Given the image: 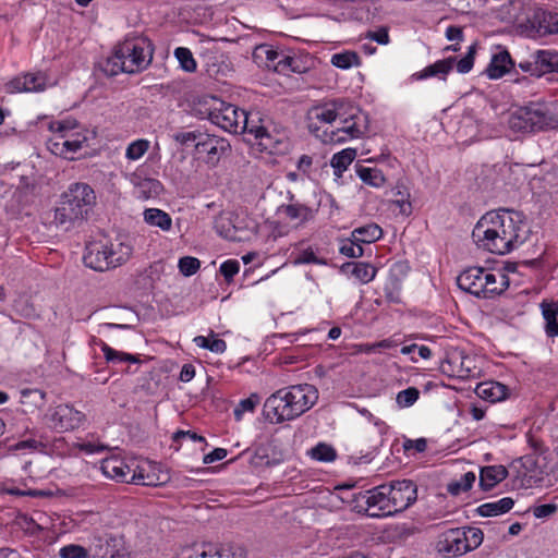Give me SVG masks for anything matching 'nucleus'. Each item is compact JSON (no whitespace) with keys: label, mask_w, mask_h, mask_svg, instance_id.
Wrapping results in <instances>:
<instances>
[{"label":"nucleus","mask_w":558,"mask_h":558,"mask_svg":"<svg viewBox=\"0 0 558 558\" xmlns=\"http://www.w3.org/2000/svg\"><path fill=\"white\" fill-rule=\"evenodd\" d=\"M288 198L289 203L281 206V208L284 211L286 218L292 222L293 227L299 228L314 218L315 211L311 207L294 199V196L290 192H288Z\"/></svg>","instance_id":"obj_17"},{"label":"nucleus","mask_w":558,"mask_h":558,"mask_svg":"<svg viewBox=\"0 0 558 558\" xmlns=\"http://www.w3.org/2000/svg\"><path fill=\"white\" fill-rule=\"evenodd\" d=\"M218 548L211 544H203L194 549L189 558H217Z\"/></svg>","instance_id":"obj_60"},{"label":"nucleus","mask_w":558,"mask_h":558,"mask_svg":"<svg viewBox=\"0 0 558 558\" xmlns=\"http://www.w3.org/2000/svg\"><path fill=\"white\" fill-rule=\"evenodd\" d=\"M178 267L183 276L190 277L197 272L201 262L196 257L184 256L179 259Z\"/></svg>","instance_id":"obj_53"},{"label":"nucleus","mask_w":558,"mask_h":558,"mask_svg":"<svg viewBox=\"0 0 558 558\" xmlns=\"http://www.w3.org/2000/svg\"><path fill=\"white\" fill-rule=\"evenodd\" d=\"M527 232L522 213L499 209L486 213L477 221L472 238L480 248L505 255L521 245L526 240Z\"/></svg>","instance_id":"obj_2"},{"label":"nucleus","mask_w":558,"mask_h":558,"mask_svg":"<svg viewBox=\"0 0 558 558\" xmlns=\"http://www.w3.org/2000/svg\"><path fill=\"white\" fill-rule=\"evenodd\" d=\"M78 209L73 208L71 204L66 203L63 198L60 202V205L54 210V219L53 222L63 228L64 230H69L75 222L82 221L85 217L80 216L77 213Z\"/></svg>","instance_id":"obj_21"},{"label":"nucleus","mask_w":558,"mask_h":558,"mask_svg":"<svg viewBox=\"0 0 558 558\" xmlns=\"http://www.w3.org/2000/svg\"><path fill=\"white\" fill-rule=\"evenodd\" d=\"M476 480L475 473L466 472L460 480L448 484L447 490L453 496L460 495L462 492L469 490Z\"/></svg>","instance_id":"obj_43"},{"label":"nucleus","mask_w":558,"mask_h":558,"mask_svg":"<svg viewBox=\"0 0 558 558\" xmlns=\"http://www.w3.org/2000/svg\"><path fill=\"white\" fill-rule=\"evenodd\" d=\"M47 85V76L43 72L27 73L22 77H15L10 86L14 92H43Z\"/></svg>","instance_id":"obj_19"},{"label":"nucleus","mask_w":558,"mask_h":558,"mask_svg":"<svg viewBox=\"0 0 558 558\" xmlns=\"http://www.w3.org/2000/svg\"><path fill=\"white\" fill-rule=\"evenodd\" d=\"M456 63L454 57H449L442 60H438L433 64L427 65L420 72L412 74L411 78L414 81H421L428 77H438L440 80H446V76L453 69V64Z\"/></svg>","instance_id":"obj_20"},{"label":"nucleus","mask_w":558,"mask_h":558,"mask_svg":"<svg viewBox=\"0 0 558 558\" xmlns=\"http://www.w3.org/2000/svg\"><path fill=\"white\" fill-rule=\"evenodd\" d=\"M22 398L29 399L36 407L44 403L45 392L39 389H25L22 390Z\"/></svg>","instance_id":"obj_63"},{"label":"nucleus","mask_w":558,"mask_h":558,"mask_svg":"<svg viewBox=\"0 0 558 558\" xmlns=\"http://www.w3.org/2000/svg\"><path fill=\"white\" fill-rule=\"evenodd\" d=\"M343 267H352V276H354L361 283L371 282L377 272V269L368 263H348Z\"/></svg>","instance_id":"obj_39"},{"label":"nucleus","mask_w":558,"mask_h":558,"mask_svg":"<svg viewBox=\"0 0 558 558\" xmlns=\"http://www.w3.org/2000/svg\"><path fill=\"white\" fill-rule=\"evenodd\" d=\"M514 66V62L508 50L504 49L498 53L493 54L490 62L485 69V74L490 80L501 78L505 74L509 73Z\"/></svg>","instance_id":"obj_18"},{"label":"nucleus","mask_w":558,"mask_h":558,"mask_svg":"<svg viewBox=\"0 0 558 558\" xmlns=\"http://www.w3.org/2000/svg\"><path fill=\"white\" fill-rule=\"evenodd\" d=\"M174 57L178 59L180 66L189 73L196 71V61L189 48L179 47L174 50Z\"/></svg>","instance_id":"obj_46"},{"label":"nucleus","mask_w":558,"mask_h":558,"mask_svg":"<svg viewBox=\"0 0 558 558\" xmlns=\"http://www.w3.org/2000/svg\"><path fill=\"white\" fill-rule=\"evenodd\" d=\"M442 374L460 379H466L476 375L474 360L464 355L461 351H452L440 364Z\"/></svg>","instance_id":"obj_15"},{"label":"nucleus","mask_w":558,"mask_h":558,"mask_svg":"<svg viewBox=\"0 0 558 558\" xmlns=\"http://www.w3.org/2000/svg\"><path fill=\"white\" fill-rule=\"evenodd\" d=\"M387 490L388 485L383 484L372 489L353 494L351 499L353 509L372 518L393 515Z\"/></svg>","instance_id":"obj_7"},{"label":"nucleus","mask_w":558,"mask_h":558,"mask_svg":"<svg viewBox=\"0 0 558 558\" xmlns=\"http://www.w3.org/2000/svg\"><path fill=\"white\" fill-rule=\"evenodd\" d=\"M310 454L314 460L320 462H331L337 458L335 448L325 442H319L314 448H312Z\"/></svg>","instance_id":"obj_45"},{"label":"nucleus","mask_w":558,"mask_h":558,"mask_svg":"<svg viewBox=\"0 0 558 558\" xmlns=\"http://www.w3.org/2000/svg\"><path fill=\"white\" fill-rule=\"evenodd\" d=\"M557 510H558L557 505L544 504V505L535 506L532 509V512L535 518L541 519V518H546V517H549V515L556 513Z\"/></svg>","instance_id":"obj_61"},{"label":"nucleus","mask_w":558,"mask_h":558,"mask_svg":"<svg viewBox=\"0 0 558 558\" xmlns=\"http://www.w3.org/2000/svg\"><path fill=\"white\" fill-rule=\"evenodd\" d=\"M45 417L49 426L58 433H64L76 429L83 423L85 415L69 403H62L50 408Z\"/></svg>","instance_id":"obj_12"},{"label":"nucleus","mask_w":558,"mask_h":558,"mask_svg":"<svg viewBox=\"0 0 558 558\" xmlns=\"http://www.w3.org/2000/svg\"><path fill=\"white\" fill-rule=\"evenodd\" d=\"M132 252V245L121 240L109 243L92 242L86 245L83 262L93 270L106 271L126 263Z\"/></svg>","instance_id":"obj_4"},{"label":"nucleus","mask_w":558,"mask_h":558,"mask_svg":"<svg viewBox=\"0 0 558 558\" xmlns=\"http://www.w3.org/2000/svg\"><path fill=\"white\" fill-rule=\"evenodd\" d=\"M359 178L373 187H380L385 184L386 178L380 169L359 167L356 169Z\"/></svg>","instance_id":"obj_38"},{"label":"nucleus","mask_w":558,"mask_h":558,"mask_svg":"<svg viewBox=\"0 0 558 558\" xmlns=\"http://www.w3.org/2000/svg\"><path fill=\"white\" fill-rule=\"evenodd\" d=\"M202 135L203 133L199 131L180 132L173 135V140L181 145H187L189 143L196 145L202 140Z\"/></svg>","instance_id":"obj_58"},{"label":"nucleus","mask_w":558,"mask_h":558,"mask_svg":"<svg viewBox=\"0 0 558 558\" xmlns=\"http://www.w3.org/2000/svg\"><path fill=\"white\" fill-rule=\"evenodd\" d=\"M541 308L545 320V332L547 337H558V303L543 301L541 303Z\"/></svg>","instance_id":"obj_26"},{"label":"nucleus","mask_w":558,"mask_h":558,"mask_svg":"<svg viewBox=\"0 0 558 558\" xmlns=\"http://www.w3.org/2000/svg\"><path fill=\"white\" fill-rule=\"evenodd\" d=\"M484 534L478 527H454L439 534L436 550L445 557H460L481 546Z\"/></svg>","instance_id":"obj_5"},{"label":"nucleus","mask_w":558,"mask_h":558,"mask_svg":"<svg viewBox=\"0 0 558 558\" xmlns=\"http://www.w3.org/2000/svg\"><path fill=\"white\" fill-rule=\"evenodd\" d=\"M508 476V471L502 465H489L481 470L480 486L489 490Z\"/></svg>","instance_id":"obj_24"},{"label":"nucleus","mask_w":558,"mask_h":558,"mask_svg":"<svg viewBox=\"0 0 558 558\" xmlns=\"http://www.w3.org/2000/svg\"><path fill=\"white\" fill-rule=\"evenodd\" d=\"M393 196L392 204L399 207L402 215L409 216L412 213V205L410 202V192L402 183H397L392 190Z\"/></svg>","instance_id":"obj_36"},{"label":"nucleus","mask_w":558,"mask_h":558,"mask_svg":"<svg viewBox=\"0 0 558 558\" xmlns=\"http://www.w3.org/2000/svg\"><path fill=\"white\" fill-rule=\"evenodd\" d=\"M457 284L461 290L476 298L493 299L508 289L509 278L501 270L470 267L458 276Z\"/></svg>","instance_id":"obj_3"},{"label":"nucleus","mask_w":558,"mask_h":558,"mask_svg":"<svg viewBox=\"0 0 558 558\" xmlns=\"http://www.w3.org/2000/svg\"><path fill=\"white\" fill-rule=\"evenodd\" d=\"M87 141L86 136L77 135L73 140H64L61 145L65 151L76 153L83 147V144Z\"/></svg>","instance_id":"obj_62"},{"label":"nucleus","mask_w":558,"mask_h":558,"mask_svg":"<svg viewBox=\"0 0 558 558\" xmlns=\"http://www.w3.org/2000/svg\"><path fill=\"white\" fill-rule=\"evenodd\" d=\"M215 230L217 233L230 241H236L238 229L234 226L231 215L229 213L219 215L215 220Z\"/></svg>","instance_id":"obj_33"},{"label":"nucleus","mask_w":558,"mask_h":558,"mask_svg":"<svg viewBox=\"0 0 558 558\" xmlns=\"http://www.w3.org/2000/svg\"><path fill=\"white\" fill-rule=\"evenodd\" d=\"M258 401L259 398L256 393H253L248 398L241 400L233 412L235 420L241 421L244 412H252L255 409Z\"/></svg>","instance_id":"obj_54"},{"label":"nucleus","mask_w":558,"mask_h":558,"mask_svg":"<svg viewBox=\"0 0 558 558\" xmlns=\"http://www.w3.org/2000/svg\"><path fill=\"white\" fill-rule=\"evenodd\" d=\"M535 60L539 77L546 73L557 72L558 51L555 50H537L532 54Z\"/></svg>","instance_id":"obj_25"},{"label":"nucleus","mask_w":558,"mask_h":558,"mask_svg":"<svg viewBox=\"0 0 558 558\" xmlns=\"http://www.w3.org/2000/svg\"><path fill=\"white\" fill-rule=\"evenodd\" d=\"M125 61H123L118 53L117 48L114 49L112 56L108 57L106 61L101 64V70L108 76H114L119 73H126Z\"/></svg>","instance_id":"obj_42"},{"label":"nucleus","mask_w":558,"mask_h":558,"mask_svg":"<svg viewBox=\"0 0 558 558\" xmlns=\"http://www.w3.org/2000/svg\"><path fill=\"white\" fill-rule=\"evenodd\" d=\"M279 391L274 392L264 403L263 416L270 423H279Z\"/></svg>","instance_id":"obj_44"},{"label":"nucleus","mask_w":558,"mask_h":558,"mask_svg":"<svg viewBox=\"0 0 558 558\" xmlns=\"http://www.w3.org/2000/svg\"><path fill=\"white\" fill-rule=\"evenodd\" d=\"M387 485L392 514L405 510L417 498L416 485L411 480L396 481Z\"/></svg>","instance_id":"obj_14"},{"label":"nucleus","mask_w":558,"mask_h":558,"mask_svg":"<svg viewBox=\"0 0 558 558\" xmlns=\"http://www.w3.org/2000/svg\"><path fill=\"white\" fill-rule=\"evenodd\" d=\"M144 220L150 226L159 227L163 231L171 229L172 219L169 214L158 208H148L144 211Z\"/></svg>","instance_id":"obj_34"},{"label":"nucleus","mask_w":558,"mask_h":558,"mask_svg":"<svg viewBox=\"0 0 558 558\" xmlns=\"http://www.w3.org/2000/svg\"><path fill=\"white\" fill-rule=\"evenodd\" d=\"M196 153L209 167H216L220 159L230 150V143L220 136L203 133L202 140L195 145Z\"/></svg>","instance_id":"obj_13"},{"label":"nucleus","mask_w":558,"mask_h":558,"mask_svg":"<svg viewBox=\"0 0 558 558\" xmlns=\"http://www.w3.org/2000/svg\"><path fill=\"white\" fill-rule=\"evenodd\" d=\"M351 236L360 244L373 243L383 236V230L376 223H368L366 226L355 228L352 231Z\"/></svg>","instance_id":"obj_32"},{"label":"nucleus","mask_w":558,"mask_h":558,"mask_svg":"<svg viewBox=\"0 0 558 558\" xmlns=\"http://www.w3.org/2000/svg\"><path fill=\"white\" fill-rule=\"evenodd\" d=\"M558 121L546 108L531 104L513 111L508 125L513 132L534 133L556 128Z\"/></svg>","instance_id":"obj_6"},{"label":"nucleus","mask_w":558,"mask_h":558,"mask_svg":"<svg viewBox=\"0 0 558 558\" xmlns=\"http://www.w3.org/2000/svg\"><path fill=\"white\" fill-rule=\"evenodd\" d=\"M246 133L253 134L258 141L257 146L260 153H266L270 157L276 154L277 145L279 142L272 138L265 126H255L254 129H248Z\"/></svg>","instance_id":"obj_28"},{"label":"nucleus","mask_w":558,"mask_h":558,"mask_svg":"<svg viewBox=\"0 0 558 558\" xmlns=\"http://www.w3.org/2000/svg\"><path fill=\"white\" fill-rule=\"evenodd\" d=\"M205 60L206 72L210 77L218 80L220 76H226L230 71L229 64L226 62V57L222 53H207L205 54Z\"/></svg>","instance_id":"obj_29"},{"label":"nucleus","mask_w":558,"mask_h":558,"mask_svg":"<svg viewBox=\"0 0 558 558\" xmlns=\"http://www.w3.org/2000/svg\"><path fill=\"white\" fill-rule=\"evenodd\" d=\"M316 399V390L311 385L289 387L288 391L281 398L284 402L281 407V422L300 416L315 403Z\"/></svg>","instance_id":"obj_10"},{"label":"nucleus","mask_w":558,"mask_h":558,"mask_svg":"<svg viewBox=\"0 0 558 558\" xmlns=\"http://www.w3.org/2000/svg\"><path fill=\"white\" fill-rule=\"evenodd\" d=\"M367 38L380 44L387 45L389 43V34L386 27H380L377 31L368 32Z\"/></svg>","instance_id":"obj_64"},{"label":"nucleus","mask_w":558,"mask_h":558,"mask_svg":"<svg viewBox=\"0 0 558 558\" xmlns=\"http://www.w3.org/2000/svg\"><path fill=\"white\" fill-rule=\"evenodd\" d=\"M62 198L71 204L73 208L78 209L80 216L86 217L96 202L94 190L86 183L71 184Z\"/></svg>","instance_id":"obj_16"},{"label":"nucleus","mask_w":558,"mask_h":558,"mask_svg":"<svg viewBox=\"0 0 558 558\" xmlns=\"http://www.w3.org/2000/svg\"><path fill=\"white\" fill-rule=\"evenodd\" d=\"M101 351L104 352L105 359L109 363L119 364L123 362L138 363L140 357L130 353L117 351L109 347L106 342H100Z\"/></svg>","instance_id":"obj_40"},{"label":"nucleus","mask_w":558,"mask_h":558,"mask_svg":"<svg viewBox=\"0 0 558 558\" xmlns=\"http://www.w3.org/2000/svg\"><path fill=\"white\" fill-rule=\"evenodd\" d=\"M149 148V142L147 140H137L129 144L125 157L130 160L140 159Z\"/></svg>","instance_id":"obj_51"},{"label":"nucleus","mask_w":558,"mask_h":558,"mask_svg":"<svg viewBox=\"0 0 558 558\" xmlns=\"http://www.w3.org/2000/svg\"><path fill=\"white\" fill-rule=\"evenodd\" d=\"M339 252L340 254L350 258H359L364 253L361 244L357 241H355L352 236L351 239L345 240L341 243Z\"/></svg>","instance_id":"obj_52"},{"label":"nucleus","mask_w":558,"mask_h":558,"mask_svg":"<svg viewBox=\"0 0 558 558\" xmlns=\"http://www.w3.org/2000/svg\"><path fill=\"white\" fill-rule=\"evenodd\" d=\"M135 187L140 197L145 199L156 197L162 191L161 183L156 179H140L135 182Z\"/></svg>","instance_id":"obj_37"},{"label":"nucleus","mask_w":558,"mask_h":558,"mask_svg":"<svg viewBox=\"0 0 558 558\" xmlns=\"http://www.w3.org/2000/svg\"><path fill=\"white\" fill-rule=\"evenodd\" d=\"M311 68V58L302 54H287L281 59V70L287 69L292 73H305Z\"/></svg>","instance_id":"obj_31"},{"label":"nucleus","mask_w":558,"mask_h":558,"mask_svg":"<svg viewBox=\"0 0 558 558\" xmlns=\"http://www.w3.org/2000/svg\"><path fill=\"white\" fill-rule=\"evenodd\" d=\"M360 63L361 59L359 54L354 51H343L335 53L331 57V64L342 70H348L352 66H359Z\"/></svg>","instance_id":"obj_41"},{"label":"nucleus","mask_w":558,"mask_h":558,"mask_svg":"<svg viewBox=\"0 0 558 558\" xmlns=\"http://www.w3.org/2000/svg\"><path fill=\"white\" fill-rule=\"evenodd\" d=\"M475 46L472 45L469 48L468 53L457 62V71L459 73H468L474 65Z\"/></svg>","instance_id":"obj_57"},{"label":"nucleus","mask_w":558,"mask_h":558,"mask_svg":"<svg viewBox=\"0 0 558 558\" xmlns=\"http://www.w3.org/2000/svg\"><path fill=\"white\" fill-rule=\"evenodd\" d=\"M278 462V451L274 441H268L257 447L254 454V463L257 466H272Z\"/></svg>","instance_id":"obj_27"},{"label":"nucleus","mask_w":558,"mask_h":558,"mask_svg":"<svg viewBox=\"0 0 558 558\" xmlns=\"http://www.w3.org/2000/svg\"><path fill=\"white\" fill-rule=\"evenodd\" d=\"M308 129L325 144H341L363 136L366 117L351 101L331 99L307 112Z\"/></svg>","instance_id":"obj_1"},{"label":"nucleus","mask_w":558,"mask_h":558,"mask_svg":"<svg viewBox=\"0 0 558 558\" xmlns=\"http://www.w3.org/2000/svg\"><path fill=\"white\" fill-rule=\"evenodd\" d=\"M542 27L549 34H558V13L544 12Z\"/></svg>","instance_id":"obj_59"},{"label":"nucleus","mask_w":558,"mask_h":558,"mask_svg":"<svg viewBox=\"0 0 558 558\" xmlns=\"http://www.w3.org/2000/svg\"><path fill=\"white\" fill-rule=\"evenodd\" d=\"M278 51L272 46L262 44L255 47L253 60L259 68H265L274 72L278 71L279 61H277Z\"/></svg>","instance_id":"obj_22"},{"label":"nucleus","mask_w":558,"mask_h":558,"mask_svg":"<svg viewBox=\"0 0 558 558\" xmlns=\"http://www.w3.org/2000/svg\"><path fill=\"white\" fill-rule=\"evenodd\" d=\"M217 558H246V550L239 544H226L218 548Z\"/></svg>","instance_id":"obj_50"},{"label":"nucleus","mask_w":558,"mask_h":558,"mask_svg":"<svg viewBox=\"0 0 558 558\" xmlns=\"http://www.w3.org/2000/svg\"><path fill=\"white\" fill-rule=\"evenodd\" d=\"M240 270V263L235 259H228L220 265L219 271L225 280L230 283Z\"/></svg>","instance_id":"obj_56"},{"label":"nucleus","mask_w":558,"mask_h":558,"mask_svg":"<svg viewBox=\"0 0 558 558\" xmlns=\"http://www.w3.org/2000/svg\"><path fill=\"white\" fill-rule=\"evenodd\" d=\"M287 263L293 264V265H301V264H324L325 262L319 259L312 248H306L296 253H291L289 256Z\"/></svg>","instance_id":"obj_47"},{"label":"nucleus","mask_w":558,"mask_h":558,"mask_svg":"<svg viewBox=\"0 0 558 558\" xmlns=\"http://www.w3.org/2000/svg\"><path fill=\"white\" fill-rule=\"evenodd\" d=\"M196 345L207 349L214 353H223L227 350V343L222 339L213 338L209 339L204 336H197L194 338Z\"/></svg>","instance_id":"obj_48"},{"label":"nucleus","mask_w":558,"mask_h":558,"mask_svg":"<svg viewBox=\"0 0 558 558\" xmlns=\"http://www.w3.org/2000/svg\"><path fill=\"white\" fill-rule=\"evenodd\" d=\"M475 393L481 399L495 403L506 399L507 388L498 381H484L476 386Z\"/></svg>","instance_id":"obj_23"},{"label":"nucleus","mask_w":558,"mask_h":558,"mask_svg":"<svg viewBox=\"0 0 558 558\" xmlns=\"http://www.w3.org/2000/svg\"><path fill=\"white\" fill-rule=\"evenodd\" d=\"M61 558H88V551L81 545L70 544L59 550Z\"/></svg>","instance_id":"obj_55"},{"label":"nucleus","mask_w":558,"mask_h":558,"mask_svg":"<svg viewBox=\"0 0 558 558\" xmlns=\"http://www.w3.org/2000/svg\"><path fill=\"white\" fill-rule=\"evenodd\" d=\"M208 118L230 133H246L248 130V113L232 104L218 101V106L209 110Z\"/></svg>","instance_id":"obj_9"},{"label":"nucleus","mask_w":558,"mask_h":558,"mask_svg":"<svg viewBox=\"0 0 558 558\" xmlns=\"http://www.w3.org/2000/svg\"><path fill=\"white\" fill-rule=\"evenodd\" d=\"M356 157V149L354 148H345L341 151L335 154L331 158V167L335 170V174L341 175L343 171H345L349 166L353 162Z\"/></svg>","instance_id":"obj_35"},{"label":"nucleus","mask_w":558,"mask_h":558,"mask_svg":"<svg viewBox=\"0 0 558 558\" xmlns=\"http://www.w3.org/2000/svg\"><path fill=\"white\" fill-rule=\"evenodd\" d=\"M116 48L125 61L126 73L140 72L150 63L151 53L146 51L148 44L144 39H126Z\"/></svg>","instance_id":"obj_11"},{"label":"nucleus","mask_w":558,"mask_h":558,"mask_svg":"<svg viewBox=\"0 0 558 558\" xmlns=\"http://www.w3.org/2000/svg\"><path fill=\"white\" fill-rule=\"evenodd\" d=\"M513 505L514 501L512 498L504 497L497 501L481 505L476 511L482 517H496L510 511Z\"/></svg>","instance_id":"obj_30"},{"label":"nucleus","mask_w":558,"mask_h":558,"mask_svg":"<svg viewBox=\"0 0 558 558\" xmlns=\"http://www.w3.org/2000/svg\"><path fill=\"white\" fill-rule=\"evenodd\" d=\"M420 397V391L415 387H409L398 392L396 401L400 408H409L413 405Z\"/></svg>","instance_id":"obj_49"},{"label":"nucleus","mask_w":558,"mask_h":558,"mask_svg":"<svg viewBox=\"0 0 558 558\" xmlns=\"http://www.w3.org/2000/svg\"><path fill=\"white\" fill-rule=\"evenodd\" d=\"M101 470L107 477L121 483H134L145 486H158L167 482L168 476L163 474L161 477L153 474H144L143 470L138 472L132 471L131 468L120 458L110 457L101 462Z\"/></svg>","instance_id":"obj_8"}]
</instances>
